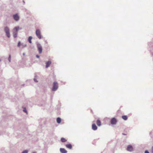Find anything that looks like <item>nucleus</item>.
I'll use <instances>...</instances> for the list:
<instances>
[{"instance_id": "nucleus-1", "label": "nucleus", "mask_w": 153, "mask_h": 153, "mask_svg": "<svg viewBox=\"0 0 153 153\" xmlns=\"http://www.w3.org/2000/svg\"><path fill=\"white\" fill-rule=\"evenodd\" d=\"M4 31L6 33V35L8 38H10V30L8 27L6 26L4 28Z\"/></svg>"}, {"instance_id": "nucleus-2", "label": "nucleus", "mask_w": 153, "mask_h": 153, "mask_svg": "<svg viewBox=\"0 0 153 153\" xmlns=\"http://www.w3.org/2000/svg\"><path fill=\"white\" fill-rule=\"evenodd\" d=\"M58 88V83L56 82H54L53 83V87L52 88V90L53 91H56Z\"/></svg>"}, {"instance_id": "nucleus-3", "label": "nucleus", "mask_w": 153, "mask_h": 153, "mask_svg": "<svg viewBox=\"0 0 153 153\" xmlns=\"http://www.w3.org/2000/svg\"><path fill=\"white\" fill-rule=\"evenodd\" d=\"M37 47L39 51V53H42V49L41 44L39 43H37Z\"/></svg>"}, {"instance_id": "nucleus-4", "label": "nucleus", "mask_w": 153, "mask_h": 153, "mask_svg": "<svg viewBox=\"0 0 153 153\" xmlns=\"http://www.w3.org/2000/svg\"><path fill=\"white\" fill-rule=\"evenodd\" d=\"M36 33L37 37L40 39L41 38V32L39 29H37L36 31Z\"/></svg>"}, {"instance_id": "nucleus-5", "label": "nucleus", "mask_w": 153, "mask_h": 153, "mask_svg": "<svg viewBox=\"0 0 153 153\" xmlns=\"http://www.w3.org/2000/svg\"><path fill=\"white\" fill-rule=\"evenodd\" d=\"M13 19L16 21H18L19 19V16L17 14L14 15L13 16Z\"/></svg>"}, {"instance_id": "nucleus-6", "label": "nucleus", "mask_w": 153, "mask_h": 153, "mask_svg": "<svg viewBox=\"0 0 153 153\" xmlns=\"http://www.w3.org/2000/svg\"><path fill=\"white\" fill-rule=\"evenodd\" d=\"M117 121L116 119L115 118H112L111 121V124L112 125L116 124L117 123Z\"/></svg>"}, {"instance_id": "nucleus-7", "label": "nucleus", "mask_w": 153, "mask_h": 153, "mask_svg": "<svg viewBox=\"0 0 153 153\" xmlns=\"http://www.w3.org/2000/svg\"><path fill=\"white\" fill-rule=\"evenodd\" d=\"M127 149L129 151L131 152L133 150V148L131 145H129L127 146Z\"/></svg>"}, {"instance_id": "nucleus-8", "label": "nucleus", "mask_w": 153, "mask_h": 153, "mask_svg": "<svg viewBox=\"0 0 153 153\" xmlns=\"http://www.w3.org/2000/svg\"><path fill=\"white\" fill-rule=\"evenodd\" d=\"M92 128L93 130L95 131L97 129V127L95 123H94L92 125Z\"/></svg>"}, {"instance_id": "nucleus-9", "label": "nucleus", "mask_w": 153, "mask_h": 153, "mask_svg": "<svg viewBox=\"0 0 153 153\" xmlns=\"http://www.w3.org/2000/svg\"><path fill=\"white\" fill-rule=\"evenodd\" d=\"M60 151L62 153H67V151L64 148H60Z\"/></svg>"}, {"instance_id": "nucleus-10", "label": "nucleus", "mask_w": 153, "mask_h": 153, "mask_svg": "<svg viewBox=\"0 0 153 153\" xmlns=\"http://www.w3.org/2000/svg\"><path fill=\"white\" fill-rule=\"evenodd\" d=\"M51 62L50 61H49L47 62H46V68H48L51 64Z\"/></svg>"}, {"instance_id": "nucleus-11", "label": "nucleus", "mask_w": 153, "mask_h": 153, "mask_svg": "<svg viewBox=\"0 0 153 153\" xmlns=\"http://www.w3.org/2000/svg\"><path fill=\"white\" fill-rule=\"evenodd\" d=\"M97 125L99 126H101V122L100 120H97Z\"/></svg>"}, {"instance_id": "nucleus-12", "label": "nucleus", "mask_w": 153, "mask_h": 153, "mask_svg": "<svg viewBox=\"0 0 153 153\" xmlns=\"http://www.w3.org/2000/svg\"><path fill=\"white\" fill-rule=\"evenodd\" d=\"M66 146L67 148H68L70 149H71L72 148V145L70 144L66 145Z\"/></svg>"}, {"instance_id": "nucleus-13", "label": "nucleus", "mask_w": 153, "mask_h": 153, "mask_svg": "<svg viewBox=\"0 0 153 153\" xmlns=\"http://www.w3.org/2000/svg\"><path fill=\"white\" fill-rule=\"evenodd\" d=\"M56 121L57 123H60L61 122V119L59 117L57 118L56 119Z\"/></svg>"}, {"instance_id": "nucleus-14", "label": "nucleus", "mask_w": 153, "mask_h": 153, "mask_svg": "<svg viewBox=\"0 0 153 153\" xmlns=\"http://www.w3.org/2000/svg\"><path fill=\"white\" fill-rule=\"evenodd\" d=\"M122 118L125 120H126L128 119L126 115L123 116H122Z\"/></svg>"}, {"instance_id": "nucleus-15", "label": "nucleus", "mask_w": 153, "mask_h": 153, "mask_svg": "<svg viewBox=\"0 0 153 153\" xmlns=\"http://www.w3.org/2000/svg\"><path fill=\"white\" fill-rule=\"evenodd\" d=\"M13 36L14 38H16L17 37V33L16 32H15L14 31L13 32Z\"/></svg>"}, {"instance_id": "nucleus-16", "label": "nucleus", "mask_w": 153, "mask_h": 153, "mask_svg": "<svg viewBox=\"0 0 153 153\" xmlns=\"http://www.w3.org/2000/svg\"><path fill=\"white\" fill-rule=\"evenodd\" d=\"M32 37L31 36H29L28 38V41H29V42L30 43H32V41H31V39H32Z\"/></svg>"}, {"instance_id": "nucleus-17", "label": "nucleus", "mask_w": 153, "mask_h": 153, "mask_svg": "<svg viewBox=\"0 0 153 153\" xmlns=\"http://www.w3.org/2000/svg\"><path fill=\"white\" fill-rule=\"evenodd\" d=\"M61 140L62 142H65L66 141V140L64 138L62 137L61 138Z\"/></svg>"}, {"instance_id": "nucleus-18", "label": "nucleus", "mask_w": 153, "mask_h": 153, "mask_svg": "<svg viewBox=\"0 0 153 153\" xmlns=\"http://www.w3.org/2000/svg\"><path fill=\"white\" fill-rule=\"evenodd\" d=\"M19 29V27H15L14 28L13 30H16V31H17Z\"/></svg>"}, {"instance_id": "nucleus-19", "label": "nucleus", "mask_w": 153, "mask_h": 153, "mask_svg": "<svg viewBox=\"0 0 153 153\" xmlns=\"http://www.w3.org/2000/svg\"><path fill=\"white\" fill-rule=\"evenodd\" d=\"M28 151L27 150L23 151L22 153H28Z\"/></svg>"}, {"instance_id": "nucleus-20", "label": "nucleus", "mask_w": 153, "mask_h": 153, "mask_svg": "<svg viewBox=\"0 0 153 153\" xmlns=\"http://www.w3.org/2000/svg\"><path fill=\"white\" fill-rule=\"evenodd\" d=\"M21 45L24 47H25L27 45V44H23V43H22Z\"/></svg>"}, {"instance_id": "nucleus-21", "label": "nucleus", "mask_w": 153, "mask_h": 153, "mask_svg": "<svg viewBox=\"0 0 153 153\" xmlns=\"http://www.w3.org/2000/svg\"><path fill=\"white\" fill-rule=\"evenodd\" d=\"M8 59L9 62H10L11 61V55L10 54L9 55Z\"/></svg>"}, {"instance_id": "nucleus-22", "label": "nucleus", "mask_w": 153, "mask_h": 153, "mask_svg": "<svg viewBox=\"0 0 153 153\" xmlns=\"http://www.w3.org/2000/svg\"><path fill=\"white\" fill-rule=\"evenodd\" d=\"M23 111L25 112L26 113H27V111L26 110V108H24L23 110Z\"/></svg>"}, {"instance_id": "nucleus-23", "label": "nucleus", "mask_w": 153, "mask_h": 153, "mask_svg": "<svg viewBox=\"0 0 153 153\" xmlns=\"http://www.w3.org/2000/svg\"><path fill=\"white\" fill-rule=\"evenodd\" d=\"M21 44L20 42L19 41L18 44L17 46L19 47Z\"/></svg>"}, {"instance_id": "nucleus-24", "label": "nucleus", "mask_w": 153, "mask_h": 153, "mask_svg": "<svg viewBox=\"0 0 153 153\" xmlns=\"http://www.w3.org/2000/svg\"><path fill=\"white\" fill-rule=\"evenodd\" d=\"M33 80H34V82H38V81L36 80V79L34 78Z\"/></svg>"}, {"instance_id": "nucleus-25", "label": "nucleus", "mask_w": 153, "mask_h": 153, "mask_svg": "<svg viewBox=\"0 0 153 153\" xmlns=\"http://www.w3.org/2000/svg\"><path fill=\"white\" fill-rule=\"evenodd\" d=\"M145 153H149V151L147 150H146L145 152Z\"/></svg>"}, {"instance_id": "nucleus-26", "label": "nucleus", "mask_w": 153, "mask_h": 153, "mask_svg": "<svg viewBox=\"0 0 153 153\" xmlns=\"http://www.w3.org/2000/svg\"><path fill=\"white\" fill-rule=\"evenodd\" d=\"M36 57L37 58H39V56L38 55H36Z\"/></svg>"}, {"instance_id": "nucleus-27", "label": "nucleus", "mask_w": 153, "mask_h": 153, "mask_svg": "<svg viewBox=\"0 0 153 153\" xmlns=\"http://www.w3.org/2000/svg\"><path fill=\"white\" fill-rule=\"evenodd\" d=\"M152 153H153V146L152 147Z\"/></svg>"}, {"instance_id": "nucleus-28", "label": "nucleus", "mask_w": 153, "mask_h": 153, "mask_svg": "<svg viewBox=\"0 0 153 153\" xmlns=\"http://www.w3.org/2000/svg\"><path fill=\"white\" fill-rule=\"evenodd\" d=\"M122 134H123V135H126V134H124V133H122Z\"/></svg>"}, {"instance_id": "nucleus-29", "label": "nucleus", "mask_w": 153, "mask_h": 153, "mask_svg": "<svg viewBox=\"0 0 153 153\" xmlns=\"http://www.w3.org/2000/svg\"><path fill=\"white\" fill-rule=\"evenodd\" d=\"M23 55H24H24H25V53H23Z\"/></svg>"}, {"instance_id": "nucleus-30", "label": "nucleus", "mask_w": 153, "mask_h": 153, "mask_svg": "<svg viewBox=\"0 0 153 153\" xmlns=\"http://www.w3.org/2000/svg\"><path fill=\"white\" fill-rule=\"evenodd\" d=\"M33 153H35V152H33Z\"/></svg>"}, {"instance_id": "nucleus-31", "label": "nucleus", "mask_w": 153, "mask_h": 153, "mask_svg": "<svg viewBox=\"0 0 153 153\" xmlns=\"http://www.w3.org/2000/svg\"><path fill=\"white\" fill-rule=\"evenodd\" d=\"M1 61V59H0V61Z\"/></svg>"}]
</instances>
